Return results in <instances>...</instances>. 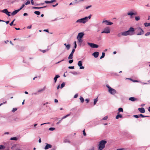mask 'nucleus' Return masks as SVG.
Segmentation results:
<instances>
[{"label": "nucleus", "mask_w": 150, "mask_h": 150, "mask_svg": "<svg viewBox=\"0 0 150 150\" xmlns=\"http://www.w3.org/2000/svg\"><path fill=\"white\" fill-rule=\"evenodd\" d=\"M134 29L131 27L129 29V30L125 32H122V36H127L128 35H132L134 34Z\"/></svg>", "instance_id": "obj_1"}, {"label": "nucleus", "mask_w": 150, "mask_h": 150, "mask_svg": "<svg viewBox=\"0 0 150 150\" xmlns=\"http://www.w3.org/2000/svg\"><path fill=\"white\" fill-rule=\"evenodd\" d=\"M107 142L105 140H102L99 142L98 147V150H102L105 147V144Z\"/></svg>", "instance_id": "obj_2"}, {"label": "nucleus", "mask_w": 150, "mask_h": 150, "mask_svg": "<svg viewBox=\"0 0 150 150\" xmlns=\"http://www.w3.org/2000/svg\"><path fill=\"white\" fill-rule=\"evenodd\" d=\"M87 18L86 17L77 20L75 22V23H85L87 22Z\"/></svg>", "instance_id": "obj_3"}, {"label": "nucleus", "mask_w": 150, "mask_h": 150, "mask_svg": "<svg viewBox=\"0 0 150 150\" xmlns=\"http://www.w3.org/2000/svg\"><path fill=\"white\" fill-rule=\"evenodd\" d=\"M136 31L137 32V35H143L144 33V30L140 27H138L135 29Z\"/></svg>", "instance_id": "obj_4"}, {"label": "nucleus", "mask_w": 150, "mask_h": 150, "mask_svg": "<svg viewBox=\"0 0 150 150\" xmlns=\"http://www.w3.org/2000/svg\"><path fill=\"white\" fill-rule=\"evenodd\" d=\"M110 32V29L109 27H106L104 29V30L101 32V33H109Z\"/></svg>", "instance_id": "obj_5"}, {"label": "nucleus", "mask_w": 150, "mask_h": 150, "mask_svg": "<svg viewBox=\"0 0 150 150\" xmlns=\"http://www.w3.org/2000/svg\"><path fill=\"white\" fill-rule=\"evenodd\" d=\"M88 45L90 46L91 47L95 48H98V45H97L94 43H92L89 42H88Z\"/></svg>", "instance_id": "obj_6"}, {"label": "nucleus", "mask_w": 150, "mask_h": 150, "mask_svg": "<svg viewBox=\"0 0 150 150\" xmlns=\"http://www.w3.org/2000/svg\"><path fill=\"white\" fill-rule=\"evenodd\" d=\"M78 65L80 69H83L84 68V67L82 66V62L81 61L78 62Z\"/></svg>", "instance_id": "obj_7"}, {"label": "nucleus", "mask_w": 150, "mask_h": 150, "mask_svg": "<svg viewBox=\"0 0 150 150\" xmlns=\"http://www.w3.org/2000/svg\"><path fill=\"white\" fill-rule=\"evenodd\" d=\"M108 91L110 93L112 94H114L116 93V91L115 89H114L112 88L108 90Z\"/></svg>", "instance_id": "obj_8"}, {"label": "nucleus", "mask_w": 150, "mask_h": 150, "mask_svg": "<svg viewBox=\"0 0 150 150\" xmlns=\"http://www.w3.org/2000/svg\"><path fill=\"white\" fill-rule=\"evenodd\" d=\"M102 23H104L105 24L108 25H111L113 24V23H112V22H109L108 21L106 20H103V21Z\"/></svg>", "instance_id": "obj_9"}, {"label": "nucleus", "mask_w": 150, "mask_h": 150, "mask_svg": "<svg viewBox=\"0 0 150 150\" xmlns=\"http://www.w3.org/2000/svg\"><path fill=\"white\" fill-rule=\"evenodd\" d=\"M83 35L84 33H83L81 32L79 33L78 34V35L77 37V38H82Z\"/></svg>", "instance_id": "obj_10"}, {"label": "nucleus", "mask_w": 150, "mask_h": 150, "mask_svg": "<svg viewBox=\"0 0 150 150\" xmlns=\"http://www.w3.org/2000/svg\"><path fill=\"white\" fill-rule=\"evenodd\" d=\"M46 144V146L44 148V149L45 150L51 148L52 147V146L51 144H49L47 143Z\"/></svg>", "instance_id": "obj_11"}, {"label": "nucleus", "mask_w": 150, "mask_h": 150, "mask_svg": "<svg viewBox=\"0 0 150 150\" xmlns=\"http://www.w3.org/2000/svg\"><path fill=\"white\" fill-rule=\"evenodd\" d=\"M138 110L141 113H144L145 112V110L144 108H139Z\"/></svg>", "instance_id": "obj_12"}, {"label": "nucleus", "mask_w": 150, "mask_h": 150, "mask_svg": "<svg viewBox=\"0 0 150 150\" xmlns=\"http://www.w3.org/2000/svg\"><path fill=\"white\" fill-rule=\"evenodd\" d=\"M127 15L130 16V18H132L133 17L132 16L134 15H136V13H134L132 12H129L127 13Z\"/></svg>", "instance_id": "obj_13"}, {"label": "nucleus", "mask_w": 150, "mask_h": 150, "mask_svg": "<svg viewBox=\"0 0 150 150\" xmlns=\"http://www.w3.org/2000/svg\"><path fill=\"white\" fill-rule=\"evenodd\" d=\"M99 53L97 52H94L92 55L94 56L95 58H97L98 56Z\"/></svg>", "instance_id": "obj_14"}, {"label": "nucleus", "mask_w": 150, "mask_h": 150, "mask_svg": "<svg viewBox=\"0 0 150 150\" xmlns=\"http://www.w3.org/2000/svg\"><path fill=\"white\" fill-rule=\"evenodd\" d=\"M19 11L18 10V9L16 10L12 13H11V15L12 16H14Z\"/></svg>", "instance_id": "obj_15"}, {"label": "nucleus", "mask_w": 150, "mask_h": 150, "mask_svg": "<svg viewBox=\"0 0 150 150\" xmlns=\"http://www.w3.org/2000/svg\"><path fill=\"white\" fill-rule=\"evenodd\" d=\"M60 77V76L58 75H57L55 76L54 78V83H56L57 81V79Z\"/></svg>", "instance_id": "obj_16"}, {"label": "nucleus", "mask_w": 150, "mask_h": 150, "mask_svg": "<svg viewBox=\"0 0 150 150\" xmlns=\"http://www.w3.org/2000/svg\"><path fill=\"white\" fill-rule=\"evenodd\" d=\"M47 7V6H42L41 7H35L34 6L32 8L33 9H41V8H46Z\"/></svg>", "instance_id": "obj_17"}, {"label": "nucleus", "mask_w": 150, "mask_h": 150, "mask_svg": "<svg viewBox=\"0 0 150 150\" xmlns=\"http://www.w3.org/2000/svg\"><path fill=\"white\" fill-rule=\"evenodd\" d=\"M64 142L65 143H71V142L69 140V139H65L64 140Z\"/></svg>", "instance_id": "obj_18"}, {"label": "nucleus", "mask_w": 150, "mask_h": 150, "mask_svg": "<svg viewBox=\"0 0 150 150\" xmlns=\"http://www.w3.org/2000/svg\"><path fill=\"white\" fill-rule=\"evenodd\" d=\"M129 100L132 101H134L136 100V98L134 97H130L129 99Z\"/></svg>", "instance_id": "obj_19"}, {"label": "nucleus", "mask_w": 150, "mask_h": 150, "mask_svg": "<svg viewBox=\"0 0 150 150\" xmlns=\"http://www.w3.org/2000/svg\"><path fill=\"white\" fill-rule=\"evenodd\" d=\"M116 117V119H118L119 118H122V115L121 114H118Z\"/></svg>", "instance_id": "obj_20"}, {"label": "nucleus", "mask_w": 150, "mask_h": 150, "mask_svg": "<svg viewBox=\"0 0 150 150\" xmlns=\"http://www.w3.org/2000/svg\"><path fill=\"white\" fill-rule=\"evenodd\" d=\"M10 139L11 140H12L17 141L18 139V138L16 137H11Z\"/></svg>", "instance_id": "obj_21"}, {"label": "nucleus", "mask_w": 150, "mask_h": 150, "mask_svg": "<svg viewBox=\"0 0 150 150\" xmlns=\"http://www.w3.org/2000/svg\"><path fill=\"white\" fill-rule=\"evenodd\" d=\"M118 111L119 112L117 113V114H119L120 112H123V109L122 108H119L118 109Z\"/></svg>", "instance_id": "obj_22"}, {"label": "nucleus", "mask_w": 150, "mask_h": 150, "mask_svg": "<svg viewBox=\"0 0 150 150\" xmlns=\"http://www.w3.org/2000/svg\"><path fill=\"white\" fill-rule=\"evenodd\" d=\"M65 85V83L64 82H63L61 84L60 86V88H63L64 86Z\"/></svg>", "instance_id": "obj_23"}, {"label": "nucleus", "mask_w": 150, "mask_h": 150, "mask_svg": "<svg viewBox=\"0 0 150 150\" xmlns=\"http://www.w3.org/2000/svg\"><path fill=\"white\" fill-rule=\"evenodd\" d=\"M73 55L71 54H70L69 56L68 57V58L69 59H71L73 58Z\"/></svg>", "instance_id": "obj_24"}, {"label": "nucleus", "mask_w": 150, "mask_h": 150, "mask_svg": "<svg viewBox=\"0 0 150 150\" xmlns=\"http://www.w3.org/2000/svg\"><path fill=\"white\" fill-rule=\"evenodd\" d=\"M77 39L78 40L79 42L81 44L83 41L82 38H77Z\"/></svg>", "instance_id": "obj_25"}, {"label": "nucleus", "mask_w": 150, "mask_h": 150, "mask_svg": "<svg viewBox=\"0 0 150 150\" xmlns=\"http://www.w3.org/2000/svg\"><path fill=\"white\" fill-rule=\"evenodd\" d=\"M70 73L74 75H76L79 74V73L78 72L75 71H71L70 72Z\"/></svg>", "instance_id": "obj_26"}, {"label": "nucleus", "mask_w": 150, "mask_h": 150, "mask_svg": "<svg viewBox=\"0 0 150 150\" xmlns=\"http://www.w3.org/2000/svg\"><path fill=\"white\" fill-rule=\"evenodd\" d=\"M144 25L146 27L150 26V23H145L144 24Z\"/></svg>", "instance_id": "obj_27"}, {"label": "nucleus", "mask_w": 150, "mask_h": 150, "mask_svg": "<svg viewBox=\"0 0 150 150\" xmlns=\"http://www.w3.org/2000/svg\"><path fill=\"white\" fill-rule=\"evenodd\" d=\"M8 11V10L7 9H5L3 10H2L1 11V12L6 14V13H7Z\"/></svg>", "instance_id": "obj_28"}, {"label": "nucleus", "mask_w": 150, "mask_h": 150, "mask_svg": "<svg viewBox=\"0 0 150 150\" xmlns=\"http://www.w3.org/2000/svg\"><path fill=\"white\" fill-rule=\"evenodd\" d=\"M79 99L81 103H83L84 102V99L81 96L79 98Z\"/></svg>", "instance_id": "obj_29"}, {"label": "nucleus", "mask_w": 150, "mask_h": 150, "mask_svg": "<svg viewBox=\"0 0 150 150\" xmlns=\"http://www.w3.org/2000/svg\"><path fill=\"white\" fill-rule=\"evenodd\" d=\"M66 47L67 49V50H69L70 48V45L69 44H68L66 46Z\"/></svg>", "instance_id": "obj_30"}, {"label": "nucleus", "mask_w": 150, "mask_h": 150, "mask_svg": "<svg viewBox=\"0 0 150 150\" xmlns=\"http://www.w3.org/2000/svg\"><path fill=\"white\" fill-rule=\"evenodd\" d=\"M34 13L38 15H39L40 14V12L39 11H35Z\"/></svg>", "instance_id": "obj_31"}, {"label": "nucleus", "mask_w": 150, "mask_h": 150, "mask_svg": "<svg viewBox=\"0 0 150 150\" xmlns=\"http://www.w3.org/2000/svg\"><path fill=\"white\" fill-rule=\"evenodd\" d=\"M105 53L103 52H102V55L100 57V59H102V58H103V57H105Z\"/></svg>", "instance_id": "obj_32"}, {"label": "nucleus", "mask_w": 150, "mask_h": 150, "mask_svg": "<svg viewBox=\"0 0 150 150\" xmlns=\"http://www.w3.org/2000/svg\"><path fill=\"white\" fill-rule=\"evenodd\" d=\"M83 0H75L74 1V4H77L78 3L79 1H83Z\"/></svg>", "instance_id": "obj_33"}, {"label": "nucleus", "mask_w": 150, "mask_h": 150, "mask_svg": "<svg viewBox=\"0 0 150 150\" xmlns=\"http://www.w3.org/2000/svg\"><path fill=\"white\" fill-rule=\"evenodd\" d=\"M45 88L44 87L43 88L40 89L38 90V92H42L43 91H44L45 90Z\"/></svg>", "instance_id": "obj_34"}, {"label": "nucleus", "mask_w": 150, "mask_h": 150, "mask_svg": "<svg viewBox=\"0 0 150 150\" xmlns=\"http://www.w3.org/2000/svg\"><path fill=\"white\" fill-rule=\"evenodd\" d=\"M70 113L69 114H67V115H65L63 117H62V120L67 117H68L70 115Z\"/></svg>", "instance_id": "obj_35"}, {"label": "nucleus", "mask_w": 150, "mask_h": 150, "mask_svg": "<svg viewBox=\"0 0 150 150\" xmlns=\"http://www.w3.org/2000/svg\"><path fill=\"white\" fill-rule=\"evenodd\" d=\"M70 113L69 114H67V115H65L63 117H62V120L67 117H68L70 115Z\"/></svg>", "instance_id": "obj_36"}, {"label": "nucleus", "mask_w": 150, "mask_h": 150, "mask_svg": "<svg viewBox=\"0 0 150 150\" xmlns=\"http://www.w3.org/2000/svg\"><path fill=\"white\" fill-rule=\"evenodd\" d=\"M98 101V99L97 98H96L94 100L93 104L94 105H95L96 104V103Z\"/></svg>", "instance_id": "obj_37"}, {"label": "nucleus", "mask_w": 150, "mask_h": 150, "mask_svg": "<svg viewBox=\"0 0 150 150\" xmlns=\"http://www.w3.org/2000/svg\"><path fill=\"white\" fill-rule=\"evenodd\" d=\"M139 115V117H149V116H144V115H143L142 114H140V115Z\"/></svg>", "instance_id": "obj_38"}, {"label": "nucleus", "mask_w": 150, "mask_h": 150, "mask_svg": "<svg viewBox=\"0 0 150 150\" xmlns=\"http://www.w3.org/2000/svg\"><path fill=\"white\" fill-rule=\"evenodd\" d=\"M5 148V147L4 146L2 145H0V150L3 149Z\"/></svg>", "instance_id": "obj_39"}, {"label": "nucleus", "mask_w": 150, "mask_h": 150, "mask_svg": "<svg viewBox=\"0 0 150 150\" xmlns=\"http://www.w3.org/2000/svg\"><path fill=\"white\" fill-rule=\"evenodd\" d=\"M135 20L137 21L139 20L140 19V18L139 16H136L135 17Z\"/></svg>", "instance_id": "obj_40"}, {"label": "nucleus", "mask_w": 150, "mask_h": 150, "mask_svg": "<svg viewBox=\"0 0 150 150\" xmlns=\"http://www.w3.org/2000/svg\"><path fill=\"white\" fill-rule=\"evenodd\" d=\"M25 5L24 4H23L21 7L19 9H18V10L20 11L21 9H22L24 6Z\"/></svg>", "instance_id": "obj_41"}, {"label": "nucleus", "mask_w": 150, "mask_h": 150, "mask_svg": "<svg viewBox=\"0 0 150 150\" xmlns=\"http://www.w3.org/2000/svg\"><path fill=\"white\" fill-rule=\"evenodd\" d=\"M17 110V108H13V110H12V111L13 112H14L16 111Z\"/></svg>", "instance_id": "obj_42"}, {"label": "nucleus", "mask_w": 150, "mask_h": 150, "mask_svg": "<svg viewBox=\"0 0 150 150\" xmlns=\"http://www.w3.org/2000/svg\"><path fill=\"white\" fill-rule=\"evenodd\" d=\"M55 129V128L54 127H50L49 129V130L50 131H53Z\"/></svg>", "instance_id": "obj_43"}, {"label": "nucleus", "mask_w": 150, "mask_h": 150, "mask_svg": "<svg viewBox=\"0 0 150 150\" xmlns=\"http://www.w3.org/2000/svg\"><path fill=\"white\" fill-rule=\"evenodd\" d=\"M30 1L28 0L25 4L26 5L30 4Z\"/></svg>", "instance_id": "obj_44"}, {"label": "nucleus", "mask_w": 150, "mask_h": 150, "mask_svg": "<svg viewBox=\"0 0 150 150\" xmlns=\"http://www.w3.org/2000/svg\"><path fill=\"white\" fill-rule=\"evenodd\" d=\"M74 49H76V47H77V45H76V41H74Z\"/></svg>", "instance_id": "obj_45"}, {"label": "nucleus", "mask_w": 150, "mask_h": 150, "mask_svg": "<svg viewBox=\"0 0 150 150\" xmlns=\"http://www.w3.org/2000/svg\"><path fill=\"white\" fill-rule=\"evenodd\" d=\"M134 117L137 118H138L139 117V115H134L133 116Z\"/></svg>", "instance_id": "obj_46"}, {"label": "nucleus", "mask_w": 150, "mask_h": 150, "mask_svg": "<svg viewBox=\"0 0 150 150\" xmlns=\"http://www.w3.org/2000/svg\"><path fill=\"white\" fill-rule=\"evenodd\" d=\"M91 17V15H90L88 17H86L87 18V22L88 21V18L90 19Z\"/></svg>", "instance_id": "obj_47"}, {"label": "nucleus", "mask_w": 150, "mask_h": 150, "mask_svg": "<svg viewBox=\"0 0 150 150\" xmlns=\"http://www.w3.org/2000/svg\"><path fill=\"white\" fill-rule=\"evenodd\" d=\"M11 13V12H9L8 11H7V13H6V14L8 15V16H11V15L10 14V13Z\"/></svg>", "instance_id": "obj_48"}, {"label": "nucleus", "mask_w": 150, "mask_h": 150, "mask_svg": "<svg viewBox=\"0 0 150 150\" xmlns=\"http://www.w3.org/2000/svg\"><path fill=\"white\" fill-rule=\"evenodd\" d=\"M15 19H14L10 23V25L12 26L13 24V22L15 21Z\"/></svg>", "instance_id": "obj_49"}, {"label": "nucleus", "mask_w": 150, "mask_h": 150, "mask_svg": "<svg viewBox=\"0 0 150 150\" xmlns=\"http://www.w3.org/2000/svg\"><path fill=\"white\" fill-rule=\"evenodd\" d=\"M73 61V59H70L69 61V64L72 63Z\"/></svg>", "instance_id": "obj_50"}, {"label": "nucleus", "mask_w": 150, "mask_h": 150, "mask_svg": "<svg viewBox=\"0 0 150 150\" xmlns=\"http://www.w3.org/2000/svg\"><path fill=\"white\" fill-rule=\"evenodd\" d=\"M150 35V32H148L146 33L145 34V35L146 36H148Z\"/></svg>", "instance_id": "obj_51"}, {"label": "nucleus", "mask_w": 150, "mask_h": 150, "mask_svg": "<svg viewBox=\"0 0 150 150\" xmlns=\"http://www.w3.org/2000/svg\"><path fill=\"white\" fill-rule=\"evenodd\" d=\"M129 79L132 80L133 82H138V81L137 80H133L131 79Z\"/></svg>", "instance_id": "obj_52"}, {"label": "nucleus", "mask_w": 150, "mask_h": 150, "mask_svg": "<svg viewBox=\"0 0 150 150\" xmlns=\"http://www.w3.org/2000/svg\"><path fill=\"white\" fill-rule=\"evenodd\" d=\"M45 3L46 4H50L51 3V2H50V1H45Z\"/></svg>", "instance_id": "obj_53"}, {"label": "nucleus", "mask_w": 150, "mask_h": 150, "mask_svg": "<svg viewBox=\"0 0 150 150\" xmlns=\"http://www.w3.org/2000/svg\"><path fill=\"white\" fill-rule=\"evenodd\" d=\"M78 96V94L77 93L74 96V98H77V97Z\"/></svg>", "instance_id": "obj_54"}, {"label": "nucleus", "mask_w": 150, "mask_h": 150, "mask_svg": "<svg viewBox=\"0 0 150 150\" xmlns=\"http://www.w3.org/2000/svg\"><path fill=\"white\" fill-rule=\"evenodd\" d=\"M83 134L84 136H86V134L85 132V130L84 129L83 131Z\"/></svg>", "instance_id": "obj_55"}, {"label": "nucleus", "mask_w": 150, "mask_h": 150, "mask_svg": "<svg viewBox=\"0 0 150 150\" xmlns=\"http://www.w3.org/2000/svg\"><path fill=\"white\" fill-rule=\"evenodd\" d=\"M108 118V117L107 116H105V117H104L103 119V120H107Z\"/></svg>", "instance_id": "obj_56"}, {"label": "nucleus", "mask_w": 150, "mask_h": 150, "mask_svg": "<svg viewBox=\"0 0 150 150\" xmlns=\"http://www.w3.org/2000/svg\"><path fill=\"white\" fill-rule=\"evenodd\" d=\"M91 7H92L91 5H90V6H88L86 8V9H88L89 8H91Z\"/></svg>", "instance_id": "obj_57"}, {"label": "nucleus", "mask_w": 150, "mask_h": 150, "mask_svg": "<svg viewBox=\"0 0 150 150\" xmlns=\"http://www.w3.org/2000/svg\"><path fill=\"white\" fill-rule=\"evenodd\" d=\"M122 35V33H119L117 35V36L118 37H121V36Z\"/></svg>", "instance_id": "obj_58"}, {"label": "nucleus", "mask_w": 150, "mask_h": 150, "mask_svg": "<svg viewBox=\"0 0 150 150\" xmlns=\"http://www.w3.org/2000/svg\"><path fill=\"white\" fill-rule=\"evenodd\" d=\"M106 86L108 88V90H109L110 89L112 88L108 85H106Z\"/></svg>", "instance_id": "obj_59"}, {"label": "nucleus", "mask_w": 150, "mask_h": 150, "mask_svg": "<svg viewBox=\"0 0 150 150\" xmlns=\"http://www.w3.org/2000/svg\"><path fill=\"white\" fill-rule=\"evenodd\" d=\"M68 68L69 69H74V66H69L68 67Z\"/></svg>", "instance_id": "obj_60"}, {"label": "nucleus", "mask_w": 150, "mask_h": 150, "mask_svg": "<svg viewBox=\"0 0 150 150\" xmlns=\"http://www.w3.org/2000/svg\"><path fill=\"white\" fill-rule=\"evenodd\" d=\"M48 49H46V50H42V52H43V53H45V52L46 51H48Z\"/></svg>", "instance_id": "obj_61"}, {"label": "nucleus", "mask_w": 150, "mask_h": 150, "mask_svg": "<svg viewBox=\"0 0 150 150\" xmlns=\"http://www.w3.org/2000/svg\"><path fill=\"white\" fill-rule=\"evenodd\" d=\"M6 103V101H5L2 103L0 104V106H1L2 105L5 104Z\"/></svg>", "instance_id": "obj_62"}, {"label": "nucleus", "mask_w": 150, "mask_h": 150, "mask_svg": "<svg viewBox=\"0 0 150 150\" xmlns=\"http://www.w3.org/2000/svg\"><path fill=\"white\" fill-rule=\"evenodd\" d=\"M32 26L31 25H30L29 26H28L27 27V28L28 29H30L31 28Z\"/></svg>", "instance_id": "obj_63"}, {"label": "nucleus", "mask_w": 150, "mask_h": 150, "mask_svg": "<svg viewBox=\"0 0 150 150\" xmlns=\"http://www.w3.org/2000/svg\"><path fill=\"white\" fill-rule=\"evenodd\" d=\"M58 3H57V4H55V5H52V6H53V7H55V6H57V5H58Z\"/></svg>", "instance_id": "obj_64"}]
</instances>
